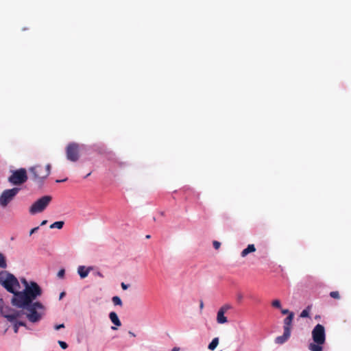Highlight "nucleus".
I'll list each match as a JSON object with an SVG mask.
<instances>
[{
  "label": "nucleus",
  "instance_id": "1",
  "mask_svg": "<svg viewBox=\"0 0 351 351\" xmlns=\"http://www.w3.org/2000/svg\"><path fill=\"white\" fill-rule=\"evenodd\" d=\"M40 287L35 282H30L22 291H17L12 299L13 306L26 309L29 313L27 317L31 322H36L41 319L42 315L38 310H44V306L40 302L33 301L42 295Z\"/></svg>",
  "mask_w": 351,
  "mask_h": 351
},
{
  "label": "nucleus",
  "instance_id": "2",
  "mask_svg": "<svg viewBox=\"0 0 351 351\" xmlns=\"http://www.w3.org/2000/svg\"><path fill=\"white\" fill-rule=\"evenodd\" d=\"M313 343H309L308 348L311 351H323L322 345L326 342V332L324 326L317 324L312 330Z\"/></svg>",
  "mask_w": 351,
  "mask_h": 351
},
{
  "label": "nucleus",
  "instance_id": "3",
  "mask_svg": "<svg viewBox=\"0 0 351 351\" xmlns=\"http://www.w3.org/2000/svg\"><path fill=\"white\" fill-rule=\"evenodd\" d=\"M0 285L14 295L17 293L16 289L20 288L18 279L7 271H0Z\"/></svg>",
  "mask_w": 351,
  "mask_h": 351
},
{
  "label": "nucleus",
  "instance_id": "4",
  "mask_svg": "<svg viewBox=\"0 0 351 351\" xmlns=\"http://www.w3.org/2000/svg\"><path fill=\"white\" fill-rule=\"evenodd\" d=\"M32 175V179L38 184H43V181L49 176L51 171V165L47 164L45 167L37 165L29 169Z\"/></svg>",
  "mask_w": 351,
  "mask_h": 351
},
{
  "label": "nucleus",
  "instance_id": "5",
  "mask_svg": "<svg viewBox=\"0 0 351 351\" xmlns=\"http://www.w3.org/2000/svg\"><path fill=\"white\" fill-rule=\"evenodd\" d=\"M23 311L16 310L8 306H5L2 299H0V315L6 318L9 322H14L23 315Z\"/></svg>",
  "mask_w": 351,
  "mask_h": 351
},
{
  "label": "nucleus",
  "instance_id": "6",
  "mask_svg": "<svg viewBox=\"0 0 351 351\" xmlns=\"http://www.w3.org/2000/svg\"><path fill=\"white\" fill-rule=\"evenodd\" d=\"M52 199L51 196L45 195L36 200L29 208V213L35 215L42 213L48 206Z\"/></svg>",
  "mask_w": 351,
  "mask_h": 351
},
{
  "label": "nucleus",
  "instance_id": "7",
  "mask_svg": "<svg viewBox=\"0 0 351 351\" xmlns=\"http://www.w3.org/2000/svg\"><path fill=\"white\" fill-rule=\"evenodd\" d=\"M27 171L24 168H21L12 172L9 177L8 181L14 185H20L27 180Z\"/></svg>",
  "mask_w": 351,
  "mask_h": 351
},
{
  "label": "nucleus",
  "instance_id": "8",
  "mask_svg": "<svg viewBox=\"0 0 351 351\" xmlns=\"http://www.w3.org/2000/svg\"><path fill=\"white\" fill-rule=\"evenodd\" d=\"M20 191L19 188H12L6 189L2 192L0 195V205L5 208L15 197Z\"/></svg>",
  "mask_w": 351,
  "mask_h": 351
},
{
  "label": "nucleus",
  "instance_id": "9",
  "mask_svg": "<svg viewBox=\"0 0 351 351\" xmlns=\"http://www.w3.org/2000/svg\"><path fill=\"white\" fill-rule=\"evenodd\" d=\"M66 156L69 161L77 162L80 158L79 145L75 143H69L66 147Z\"/></svg>",
  "mask_w": 351,
  "mask_h": 351
},
{
  "label": "nucleus",
  "instance_id": "10",
  "mask_svg": "<svg viewBox=\"0 0 351 351\" xmlns=\"http://www.w3.org/2000/svg\"><path fill=\"white\" fill-rule=\"evenodd\" d=\"M294 317L293 313H290L288 316L285 318L283 321V329L284 330H287L291 332V328H292V322Z\"/></svg>",
  "mask_w": 351,
  "mask_h": 351
},
{
  "label": "nucleus",
  "instance_id": "11",
  "mask_svg": "<svg viewBox=\"0 0 351 351\" xmlns=\"http://www.w3.org/2000/svg\"><path fill=\"white\" fill-rule=\"evenodd\" d=\"M291 332L288 331V330H284L282 335L278 336L275 339V343L280 345L283 344L289 339Z\"/></svg>",
  "mask_w": 351,
  "mask_h": 351
},
{
  "label": "nucleus",
  "instance_id": "12",
  "mask_svg": "<svg viewBox=\"0 0 351 351\" xmlns=\"http://www.w3.org/2000/svg\"><path fill=\"white\" fill-rule=\"evenodd\" d=\"M91 268H86L85 266H80L77 268V273L82 278H84L88 276Z\"/></svg>",
  "mask_w": 351,
  "mask_h": 351
},
{
  "label": "nucleus",
  "instance_id": "13",
  "mask_svg": "<svg viewBox=\"0 0 351 351\" xmlns=\"http://www.w3.org/2000/svg\"><path fill=\"white\" fill-rule=\"evenodd\" d=\"M110 321L117 326H121V322L119 320L117 314L115 312H110L109 314Z\"/></svg>",
  "mask_w": 351,
  "mask_h": 351
},
{
  "label": "nucleus",
  "instance_id": "14",
  "mask_svg": "<svg viewBox=\"0 0 351 351\" xmlns=\"http://www.w3.org/2000/svg\"><path fill=\"white\" fill-rule=\"evenodd\" d=\"M225 312L222 310H219L217 315V322L219 324H224L228 322L227 317L224 315Z\"/></svg>",
  "mask_w": 351,
  "mask_h": 351
},
{
  "label": "nucleus",
  "instance_id": "15",
  "mask_svg": "<svg viewBox=\"0 0 351 351\" xmlns=\"http://www.w3.org/2000/svg\"><path fill=\"white\" fill-rule=\"evenodd\" d=\"M256 251V247L254 246V244H250L247 245V247L244 249L242 252H241V256L242 257H245L248 254L251 253V252H254Z\"/></svg>",
  "mask_w": 351,
  "mask_h": 351
},
{
  "label": "nucleus",
  "instance_id": "16",
  "mask_svg": "<svg viewBox=\"0 0 351 351\" xmlns=\"http://www.w3.org/2000/svg\"><path fill=\"white\" fill-rule=\"evenodd\" d=\"M10 322L13 324V329H14V332L15 333L18 332L19 326H25V322H19V321H17V319L14 322Z\"/></svg>",
  "mask_w": 351,
  "mask_h": 351
},
{
  "label": "nucleus",
  "instance_id": "17",
  "mask_svg": "<svg viewBox=\"0 0 351 351\" xmlns=\"http://www.w3.org/2000/svg\"><path fill=\"white\" fill-rule=\"evenodd\" d=\"M219 344V339L217 337L214 338L212 341L209 343L208 348L210 350H213L216 348Z\"/></svg>",
  "mask_w": 351,
  "mask_h": 351
},
{
  "label": "nucleus",
  "instance_id": "18",
  "mask_svg": "<svg viewBox=\"0 0 351 351\" xmlns=\"http://www.w3.org/2000/svg\"><path fill=\"white\" fill-rule=\"evenodd\" d=\"M64 223L62 221H56V222L53 223L52 224H51L49 228L51 229H53V228L61 229V228H62Z\"/></svg>",
  "mask_w": 351,
  "mask_h": 351
},
{
  "label": "nucleus",
  "instance_id": "19",
  "mask_svg": "<svg viewBox=\"0 0 351 351\" xmlns=\"http://www.w3.org/2000/svg\"><path fill=\"white\" fill-rule=\"evenodd\" d=\"M7 267V263L5 261V257L3 254L0 253V267L5 269Z\"/></svg>",
  "mask_w": 351,
  "mask_h": 351
},
{
  "label": "nucleus",
  "instance_id": "20",
  "mask_svg": "<svg viewBox=\"0 0 351 351\" xmlns=\"http://www.w3.org/2000/svg\"><path fill=\"white\" fill-rule=\"evenodd\" d=\"M112 301L114 305L122 306L123 304L122 301L119 296L112 297Z\"/></svg>",
  "mask_w": 351,
  "mask_h": 351
},
{
  "label": "nucleus",
  "instance_id": "21",
  "mask_svg": "<svg viewBox=\"0 0 351 351\" xmlns=\"http://www.w3.org/2000/svg\"><path fill=\"white\" fill-rule=\"evenodd\" d=\"M310 307L308 306L306 309L303 310L300 314L301 317H308L309 316Z\"/></svg>",
  "mask_w": 351,
  "mask_h": 351
},
{
  "label": "nucleus",
  "instance_id": "22",
  "mask_svg": "<svg viewBox=\"0 0 351 351\" xmlns=\"http://www.w3.org/2000/svg\"><path fill=\"white\" fill-rule=\"evenodd\" d=\"M330 296L332 298L337 299V300L340 298L339 293L337 291H331L330 293Z\"/></svg>",
  "mask_w": 351,
  "mask_h": 351
},
{
  "label": "nucleus",
  "instance_id": "23",
  "mask_svg": "<svg viewBox=\"0 0 351 351\" xmlns=\"http://www.w3.org/2000/svg\"><path fill=\"white\" fill-rule=\"evenodd\" d=\"M272 306L280 308L281 307V303L280 301L278 300H275L271 303Z\"/></svg>",
  "mask_w": 351,
  "mask_h": 351
},
{
  "label": "nucleus",
  "instance_id": "24",
  "mask_svg": "<svg viewBox=\"0 0 351 351\" xmlns=\"http://www.w3.org/2000/svg\"><path fill=\"white\" fill-rule=\"evenodd\" d=\"M64 274H65V270L64 269H61L58 272V274H57V276L59 278H63L64 276Z\"/></svg>",
  "mask_w": 351,
  "mask_h": 351
},
{
  "label": "nucleus",
  "instance_id": "25",
  "mask_svg": "<svg viewBox=\"0 0 351 351\" xmlns=\"http://www.w3.org/2000/svg\"><path fill=\"white\" fill-rule=\"evenodd\" d=\"M58 343L60 345V346L62 348V349H66L68 347V345L66 342L64 341H58Z\"/></svg>",
  "mask_w": 351,
  "mask_h": 351
},
{
  "label": "nucleus",
  "instance_id": "26",
  "mask_svg": "<svg viewBox=\"0 0 351 351\" xmlns=\"http://www.w3.org/2000/svg\"><path fill=\"white\" fill-rule=\"evenodd\" d=\"M213 244L215 250H218L221 246V243L217 241H214Z\"/></svg>",
  "mask_w": 351,
  "mask_h": 351
},
{
  "label": "nucleus",
  "instance_id": "27",
  "mask_svg": "<svg viewBox=\"0 0 351 351\" xmlns=\"http://www.w3.org/2000/svg\"><path fill=\"white\" fill-rule=\"evenodd\" d=\"M230 308H231V306L230 305L226 304V305L221 306L219 310H222V311L226 313Z\"/></svg>",
  "mask_w": 351,
  "mask_h": 351
},
{
  "label": "nucleus",
  "instance_id": "28",
  "mask_svg": "<svg viewBox=\"0 0 351 351\" xmlns=\"http://www.w3.org/2000/svg\"><path fill=\"white\" fill-rule=\"evenodd\" d=\"M38 228H39V227H36V228H32V229L30 230L29 235H32V234H34V232H36L38 230Z\"/></svg>",
  "mask_w": 351,
  "mask_h": 351
},
{
  "label": "nucleus",
  "instance_id": "29",
  "mask_svg": "<svg viewBox=\"0 0 351 351\" xmlns=\"http://www.w3.org/2000/svg\"><path fill=\"white\" fill-rule=\"evenodd\" d=\"M121 288H122L123 290H126V289L128 288V287H129V285H126V284H125L124 282H122V283L121 284Z\"/></svg>",
  "mask_w": 351,
  "mask_h": 351
},
{
  "label": "nucleus",
  "instance_id": "30",
  "mask_svg": "<svg viewBox=\"0 0 351 351\" xmlns=\"http://www.w3.org/2000/svg\"><path fill=\"white\" fill-rule=\"evenodd\" d=\"M64 328V325L63 324H59V325H56L55 326V329L57 330L60 329V328Z\"/></svg>",
  "mask_w": 351,
  "mask_h": 351
},
{
  "label": "nucleus",
  "instance_id": "31",
  "mask_svg": "<svg viewBox=\"0 0 351 351\" xmlns=\"http://www.w3.org/2000/svg\"><path fill=\"white\" fill-rule=\"evenodd\" d=\"M21 281L23 284L25 285V287H26V286L30 285V282H28L25 279H23Z\"/></svg>",
  "mask_w": 351,
  "mask_h": 351
},
{
  "label": "nucleus",
  "instance_id": "32",
  "mask_svg": "<svg viewBox=\"0 0 351 351\" xmlns=\"http://www.w3.org/2000/svg\"><path fill=\"white\" fill-rule=\"evenodd\" d=\"M281 313H282L283 315H287V314H288V315H289V314L290 313V312H289V311L288 309H282V310L281 311Z\"/></svg>",
  "mask_w": 351,
  "mask_h": 351
},
{
  "label": "nucleus",
  "instance_id": "33",
  "mask_svg": "<svg viewBox=\"0 0 351 351\" xmlns=\"http://www.w3.org/2000/svg\"><path fill=\"white\" fill-rule=\"evenodd\" d=\"M204 308V302L202 300H200L199 302V308L202 311Z\"/></svg>",
  "mask_w": 351,
  "mask_h": 351
},
{
  "label": "nucleus",
  "instance_id": "34",
  "mask_svg": "<svg viewBox=\"0 0 351 351\" xmlns=\"http://www.w3.org/2000/svg\"><path fill=\"white\" fill-rule=\"evenodd\" d=\"M64 295H65V293L64 292H62L60 294V300H61Z\"/></svg>",
  "mask_w": 351,
  "mask_h": 351
},
{
  "label": "nucleus",
  "instance_id": "35",
  "mask_svg": "<svg viewBox=\"0 0 351 351\" xmlns=\"http://www.w3.org/2000/svg\"><path fill=\"white\" fill-rule=\"evenodd\" d=\"M66 180H67V178H65L64 180H57L56 182H65Z\"/></svg>",
  "mask_w": 351,
  "mask_h": 351
},
{
  "label": "nucleus",
  "instance_id": "36",
  "mask_svg": "<svg viewBox=\"0 0 351 351\" xmlns=\"http://www.w3.org/2000/svg\"><path fill=\"white\" fill-rule=\"evenodd\" d=\"M47 223V220H43V221L41 222L40 226H44V225H45Z\"/></svg>",
  "mask_w": 351,
  "mask_h": 351
},
{
  "label": "nucleus",
  "instance_id": "37",
  "mask_svg": "<svg viewBox=\"0 0 351 351\" xmlns=\"http://www.w3.org/2000/svg\"><path fill=\"white\" fill-rule=\"evenodd\" d=\"M180 348H177V347H175L172 349V351H179Z\"/></svg>",
  "mask_w": 351,
  "mask_h": 351
},
{
  "label": "nucleus",
  "instance_id": "38",
  "mask_svg": "<svg viewBox=\"0 0 351 351\" xmlns=\"http://www.w3.org/2000/svg\"><path fill=\"white\" fill-rule=\"evenodd\" d=\"M129 334H130L131 336H132V337H135V336H136V335H135V334H134V332H131V331H130V332H129Z\"/></svg>",
  "mask_w": 351,
  "mask_h": 351
},
{
  "label": "nucleus",
  "instance_id": "39",
  "mask_svg": "<svg viewBox=\"0 0 351 351\" xmlns=\"http://www.w3.org/2000/svg\"><path fill=\"white\" fill-rule=\"evenodd\" d=\"M91 174V172L88 173L85 177L84 178H86L87 177H88Z\"/></svg>",
  "mask_w": 351,
  "mask_h": 351
},
{
  "label": "nucleus",
  "instance_id": "40",
  "mask_svg": "<svg viewBox=\"0 0 351 351\" xmlns=\"http://www.w3.org/2000/svg\"><path fill=\"white\" fill-rule=\"evenodd\" d=\"M8 327H7V328L5 329L3 334H5V332H7V330H8Z\"/></svg>",
  "mask_w": 351,
  "mask_h": 351
},
{
  "label": "nucleus",
  "instance_id": "41",
  "mask_svg": "<svg viewBox=\"0 0 351 351\" xmlns=\"http://www.w3.org/2000/svg\"><path fill=\"white\" fill-rule=\"evenodd\" d=\"M98 276H100V277H103L102 274L101 273H98Z\"/></svg>",
  "mask_w": 351,
  "mask_h": 351
},
{
  "label": "nucleus",
  "instance_id": "42",
  "mask_svg": "<svg viewBox=\"0 0 351 351\" xmlns=\"http://www.w3.org/2000/svg\"><path fill=\"white\" fill-rule=\"evenodd\" d=\"M111 328H112V330H117V328H116V327H114V326H112V327H111Z\"/></svg>",
  "mask_w": 351,
  "mask_h": 351
},
{
  "label": "nucleus",
  "instance_id": "43",
  "mask_svg": "<svg viewBox=\"0 0 351 351\" xmlns=\"http://www.w3.org/2000/svg\"><path fill=\"white\" fill-rule=\"evenodd\" d=\"M146 238H147V239H149V238H150V235H147V236H146Z\"/></svg>",
  "mask_w": 351,
  "mask_h": 351
}]
</instances>
